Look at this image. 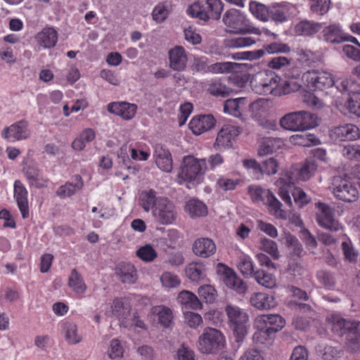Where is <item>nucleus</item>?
Returning <instances> with one entry per match:
<instances>
[{
  "instance_id": "nucleus-1",
  "label": "nucleus",
  "mask_w": 360,
  "mask_h": 360,
  "mask_svg": "<svg viewBox=\"0 0 360 360\" xmlns=\"http://www.w3.org/2000/svg\"><path fill=\"white\" fill-rule=\"evenodd\" d=\"M332 330L339 335H346L345 346L348 351L357 352L360 351V322L347 321L338 315L330 318Z\"/></svg>"
},
{
  "instance_id": "nucleus-2",
  "label": "nucleus",
  "mask_w": 360,
  "mask_h": 360,
  "mask_svg": "<svg viewBox=\"0 0 360 360\" xmlns=\"http://www.w3.org/2000/svg\"><path fill=\"white\" fill-rule=\"evenodd\" d=\"M207 169L205 158L198 159L193 155H186L182 160L177 181L180 184L184 182L199 184L202 181Z\"/></svg>"
},
{
  "instance_id": "nucleus-3",
  "label": "nucleus",
  "mask_w": 360,
  "mask_h": 360,
  "mask_svg": "<svg viewBox=\"0 0 360 360\" xmlns=\"http://www.w3.org/2000/svg\"><path fill=\"white\" fill-rule=\"evenodd\" d=\"M296 177L291 171H288L276 181V186L278 188V195L288 205H292L290 192H292L294 200L300 206H303L310 202V198L300 188H294Z\"/></svg>"
},
{
  "instance_id": "nucleus-4",
  "label": "nucleus",
  "mask_w": 360,
  "mask_h": 360,
  "mask_svg": "<svg viewBox=\"0 0 360 360\" xmlns=\"http://www.w3.org/2000/svg\"><path fill=\"white\" fill-rule=\"evenodd\" d=\"M281 78L274 72L263 70L256 73L250 81L254 92L260 95L281 96Z\"/></svg>"
},
{
  "instance_id": "nucleus-5",
  "label": "nucleus",
  "mask_w": 360,
  "mask_h": 360,
  "mask_svg": "<svg viewBox=\"0 0 360 360\" xmlns=\"http://www.w3.org/2000/svg\"><path fill=\"white\" fill-rule=\"evenodd\" d=\"M317 117L305 110L289 112L280 119V125L291 131H305L318 125Z\"/></svg>"
},
{
  "instance_id": "nucleus-6",
  "label": "nucleus",
  "mask_w": 360,
  "mask_h": 360,
  "mask_svg": "<svg viewBox=\"0 0 360 360\" xmlns=\"http://www.w3.org/2000/svg\"><path fill=\"white\" fill-rule=\"evenodd\" d=\"M226 339L218 329L207 327L198 337L197 348L204 354H216L224 348Z\"/></svg>"
},
{
  "instance_id": "nucleus-7",
  "label": "nucleus",
  "mask_w": 360,
  "mask_h": 360,
  "mask_svg": "<svg viewBox=\"0 0 360 360\" xmlns=\"http://www.w3.org/2000/svg\"><path fill=\"white\" fill-rule=\"evenodd\" d=\"M223 22L226 27V31L229 33L261 34L260 30L250 25L245 16L237 9L227 11L223 16Z\"/></svg>"
},
{
  "instance_id": "nucleus-8",
  "label": "nucleus",
  "mask_w": 360,
  "mask_h": 360,
  "mask_svg": "<svg viewBox=\"0 0 360 360\" xmlns=\"http://www.w3.org/2000/svg\"><path fill=\"white\" fill-rule=\"evenodd\" d=\"M330 189L336 198L346 202H353L359 198L357 187L347 176H334Z\"/></svg>"
},
{
  "instance_id": "nucleus-9",
  "label": "nucleus",
  "mask_w": 360,
  "mask_h": 360,
  "mask_svg": "<svg viewBox=\"0 0 360 360\" xmlns=\"http://www.w3.org/2000/svg\"><path fill=\"white\" fill-rule=\"evenodd\" d=\"M222 10L221 0H198L188 7L187 13L205 21L210 18L219 19Z\"/></svg>"
},
{
  "instance_id": "nucleus-10",
  "label": "nucleus",
  "mask_w": 360,
  "mask_h": 360,
  "mask_svg": "<svg viewBox=\"0 0 360 360\" xmlns=\"http://www.w3.org/2000/svg\"><path fill=\"white\" fill-rule=\"evenodd\" d=\"M302 80L309 89L314 91H324L335 84V77L333 73L323 70H308L303 74Z\"/></svg>"
},
{
  "instance_id": "nucleus-11",
  "label": "nucleus",
  "mask_w": 360,
  "mask_h": 360,
  "mask_svg": "<svg viewBox=\"0 0 360 360\" xmlns=\"http://www.w3.org/2000/svg\"><path fill=\"white\" fill-rule=\"evenodd\" d=\"M154 221L160 225L174 224L178 218V208L175 204L166 197H161L153 210Z\"/></svg>"
},
{
  "instance_id": "nucleus-12",
  "label": "nucleus",
  "mask_w": 360,
  "mask_h": 360,
  "mask_svg": "<svg viewBox=\"0 0 360 360\" xmlns=\"http://www.w3.org/2000/svg\"><path fill=\"white\" fill-rule=\"evenodd\" d=\"M248 191L253 202H263L274 211V215L281 218L285 217L283 210H281V203L270 190L257 185H250L248 186Z\"/></svg>"
},
{
  "instance_id": "nucleus-13",
  "label": "nucleus",
  "mask_w": 360,
  "mask_h": 360,
  "mask_svg": "<svg viewBox=\"0 0 360 360\" xmlns=\"http://www.w3.org/2000/svg\"><path fill=\"white\" fill-rule=\"evenodd\" d=\"M226 312L237 335V340H242L246 334L245 323L248 321V314L238 307L232 305L226 307Z\"/></svg>"
},
{
  "instance_id": "nucleus-14",
  "label": "nucleus",
  "mask_w": 360,
  "mask_h": 360,
  "mask_svg": "<svg viewBox=\"0 0 360 360\" xmlns=\"http://www.w3.org/2000/svg\"><path fill=\"white\" fill-rule=\"evenodd\" d=\"M217 272L223 276V282L226 286L239 294L246 292V283L237 276L233 269L222 263H219L217 266Z\"/></svg>"
},
{
  "instance_id": "nucleus-15",
  "label": "nucleus",
  "mask_w": 360,
  "mask_h": 360,
  "mask_svg": "<svg viewBox=\"0 0 360 360\" xmlns=\"http://www.w3.org/2000/svg\"><path fill=\"white\" fill-rule=\"evenodd\" d=\"M241 132L242 128L238 126L231 123L224 124L217 134L214 148L219 150L231 147Z\"/></svg>"
},
{
  "instance_id": "nucleus-16",
  "label": "nucleus",
  "mask_w": 360,
  "mask_h": 360,
  "mask_svg": "<svg viewBox=\"0 0 360 360\" xmlns=\"http://www.w3.org/2000/svg\"><path fill=\"white\" fill-rule=\"evenodd\" d=\"M316 207L318 209L316 221L320 226L332 231H337L341 229V225L334 218L331 207L322 202L316 203Z\"/></svg>"
},
{
  "instance_id": "nucleus-17",
  "label": "nucleus",
  "mask_w": 360,
  "mask_h": 360,
  "mask_svg": "<svg viewBox=\"0 0 360 360\" xmlns=\"http://www.w3.org/2000/svg\"><path fill=\"white\" fill-rule=\"evenodd\" d=\"M284 319L278 314H262L257 316L254 321L255 328L268 329L276 335L285 326Z\"/></svg>"
},
{
  "instance_id": "nucleus-18",
  "label": "nucleus",
  "mask_w": 360,
  "mask_h": 360,
  "mask_svg": "<svg viewBox=\"0 0 360 360\" xmlns=\"http://www.w3.org/2000/svg\"><path fill=\"white\" fill-rule=\"evenodd\" d=\"M269 18L276 22H283L296 15L295 6L287 3H276L269 6Z\"/></svg>"
},
{
  "instance_id": "nucleus-19",
  "label": "nucleus",
  "mask_w": 360,
  "mask_h": 360,
  "mask_svg": "<svg viewBox=\"0 0 360 360\" xmlns=\"http://www.w3.org/2000/svg\"><path fill=\"white\" fill-rule=\"evenodd\" d=\"M30 135L27 123L23 120L5 127L1 131L2 137L11 142L26 139Z\"/></svg>"
},
{
  "instance_id": "nucleus-20",
  "label": "nucleus",
  "mask_w": 360,
  "mask_h": 360,
  "mask_svg": "<svg viewBox=\"0 0 360 360\" xmlns=\"http://www.w3.org/2000/svg\"><path fill=\"white\" fill-rule=\"evenodd\" d=\"M330 135L335 141H354L360 137V130L354 124H347L335 127Z\"/></svg>"
},
{
  "instance_id": "nucleus-21",
  "label": "nucleus",
  "mask_w": 360,
  "mask_h": 360,
  "mask_svg": "<svg viewBox=\"0 0 360 360\" xmlns=\"http://www.w3.org/2000/svg\"><path fill=\"white\" fill-rule=\"evenodd\" d=\"M27 196L28 192L25 186L20 180H15L14 182L13 197L23 219H27L30 216Z\"/></svg>"
},
{
  "instance_id": "nucleus-22",
  "label": "nucleus",
  "mask_w": 360,
  "mask_h": 360,
  "mask_svg": "<svg viewBox=\"0 0 360 360\" xmlns=\"http://www.w3.org/2000/svg\"><path fill=\"white\" fill-rule=\"evenodd\" d=\"M217 248L214 242L209 238H199L192 245L193 254L198 257L206 259L214 255Z\"/></svg>"
},
{
  "instance_id": "nucleus-23",
  "label": "nucleus",
  "mask_w": 360,
  "mask_h": 360,
  "mask_svg": "<svg viewBox=\"0 0 360 360\" xmlns=\"http://www.w3.org/2000/svg\"><path fill=\"white\" fill-rule=\"evenodd\" d=\"M108 110L123 120H130L136 114L137 105L127 102H112L108 105Z\"/></svg>"
},
{
  "instance_id": "nucleus-24",
  "label": "nucleus",
  "mask_w": 360,
  "mask_h": 360,
  "mask_svg": "<svg viewBox=\"0 0 360 360\" xmlns=\"http://www.w3.org/2000/svg\"><path fill=\"white\" fill-rule=\"evenodd\" d=\"M168 54L170 68L177 72H181L186 69L188 58L184 47L176 46L169 50Z\"/></svg>"
},
{
  "instance_id": "nucleus-25",
  "label": "nucleus",
  "mask_w": 360,
  "mask_h": 360,
  "mask_svg": "<svg viewBox=\"0 0 360 360\" xmlns=\"http://www.w3.org/2000/svg\"><path fill=\"white\" fill-rule=\"evenodd\" d=\"M214 124L215 120L212 115H204L193 117L189 127L193 134L199 135L211 129Z\"/></svg>"
},
{
  "instance_id": "nucleus-26",
  "label": "nucleus",
  "mask_w": 360,
  "mask_h": 360,
  "mask_svg": "<svg viewBox=\"0 0 360 360\" xmlns=\"http://www.w3.org/2000/svg\"><path fill=\"white\" fill-rule=\"evenodd\" d=\"M156 165L165 172H171L173 168L172 155L161 145H156L154 151Z\"/></svg>"
},
{
  "instance_id": "nucleus-27",
  "label": "nucleus",
  "mask_w": 360,
  "mask_h": 360,
  "mask_svg": "<svg viewBox=\"0 0 360 360\" xmlns=\"http://www.w3.org/2000/svg\"><path fill=\"white\" fill-rule=\"evenodd\" d=\"M112 313L124 327H128L129 317L130 316L131 307L129 304L122 299H116L112 305Z\"/></svg>"
},
{
  "instance_id": "nucleus-28",
  "label": "nucleus",
  "mask_w": 360,
  "mask_h": 360,
  "mask_svg": "<svg viewBox=\"0 0 360 360\" xmlns=\"http://www.w3.org/2000/svg\"><path fill=\"white\" fill-rule=\"evenodd\" d=\"M250 304L261 310H268L274 308L276 305L275 298L264 292H254L250 297Z\"/></svg>"
},
{
  "instance_id": "nucleus-29",
  "label": "nucleus",
  "mask_w": 360,
  "mask_h": 360,
  "mask_svg": "<svg viewBox=\"0 0 360 360\" xmlns=\"http://www.w3.org/2000/svg\"><path fill=\"white\" fill-rule=\"evenodd\" d=\"M24 172L30 187L41 188L47 186L49 179L43 176L38 167L27 166Z\"/></svg>"
},
{
  "instance_id": "nucleus-30",
  "label": "nucleus",
  "mask_w": 360,
  "mask_h": 360,
  "mask_svg": "<svg viewBox=\"0 0 360 360\" xmlns=\"http://www.w3.org/2000/svg\"><path fill=\"white\" fill-rule=\"evenodd\" d=\"M115 274L124 283L133 284L137 280V271L131 264L123 263L117 265Z\"/></svg>"
},
{
  "instance_id": "nucleus-31",
  "label": "nucleus",
  "mask_w": 360,
  "mask_h": 360,
  "mask_svg": "<svg viewBox=\"0 0 360 360\" xmlns=\"http://www.w3.org/2000/svg\"><path fill=\"white\" fill-rule=\"evenodd\" d=\"M337 90L348 95L349 97L360 94V83L353 78H344L335 80Z\"/></svg>"
},
{
  "instance_id": "nucleus-32",
  "label": "nucleus",
  "mask_w": 360,
  "mask_h": 360,
  "mask_svg": "<svg viewBox=\"0 0 360 360\" xmlns=\"http://www.w3.org/2000/svg\"><path fill=\"white\" fill-rule=\"evenodd\" d=\"M36 39L44 49L53 48L57 43L58 33L52 27H46L37 34Z\"/></svg>"
},
{
  "instance_id": "nucleus-33",
  "label": "nucleus",
  "mask_w": 360,
  "mask_h": 360,
  "mask_svg": "<svg viewBox=\"0 0 360 360\" xmlns=\"http://www.w3.org/2000/svg\"><path fill=\"white\" fill-rule=\"evenodd\" d=\"M178 303L184 309H200L202 304L198 297L188 290H183L177 297Z\"/></svg>"
},
{
  "instance_id": "nucleus-34",
  "label": "nucleus",
  "mask_w": 360,
  "mask_h": 360,
  "mask_svg": "<svg viewBox=\"0 0 360 360\" xmlns=\"http://www.w3.org/2000/svg\"><path fill=\"white\" fill-rule=\"evenodd\" d=\"M323 39L329 43L339 44L344 41V34L339 24H331L322 31Z\"/></svg>"
},
{
  "instance_id": "nucleus-35",
  "label": "nucleus",
  "mask_w": 360,
  "mask_h": 360,
  "mask_svg": "<svg viewBox=\"0 0 360 360\" xmlns=\"http://www.w3.org/2000/svg\"><path fill=\"white\" fill-rule=\"evenodd\" d=\"M161 197H158L153 189L143 191L139 195V204L146 212H148L155 209Z\"/></svg>"
},
{
  "instance_id": "nucleus-36",
  "label": "nucleus",
  "mask_w": 360,
  "mask_h": 360,
  "mask_svg": "<svg viewBox=\"0 0 360 360\" xmlns=\"http://www.w3.org/2000/svg\"><path fill=\"white\" fill-rule=\"evenodd\" d=\"M246 104L247 101L245 98L228 99L224 102V111L234 117H240Z\"/></svg>"
},
{
  "instance_id": "nucleus-37",
  "label": "nucleus",
  "mask_w": 360,
  "mask_h": 360,
  "mask_svg": "<svg viewBox=\"0 0 360 360\" xmlns=\"http://www.w3.org/2000/svg\"><path fill=\"white\" fill-rule=\"evenodd\" d=\"M186 274L192 281L203 280L207 276L205 265L200 262H191L186 267Z\"/></svg>"
},
{
  "instance_id": "nucleus-38",
  "label": "nucleus",
  "mask_w": 360,
  "mask_h": 360,
  "mask_svg": "<svg viewBox=\"0 0 360 360\" xmlns=\"http://www.w3.org/2000/svg\"><path fill=\"white\" fill-rule=\"evenodd\" d=\"M75 181V183L67 182L60 186L56 191V195L60 198H65L75 194L83 187V181L80 176L77 175Z\"/></svg>"
},
{
  "instance_id": "nucleus-39",
  "label": "nucleus",
  "mask_w": 360,
  "mask_h": 360,
  "mask_svg": "<svg viewBox=\"0 0 360 360\" xmlns=\"http://www.w3.org/2000/svg\"><path fill=\"white\" fill-rule=\"evenodd\" d=\"M95 137L96 133L93 129H84L72 141V147L74 150L77 151L83 150L85 148L86 143L93 141Z\"/></svg>"
},
{
  "instance_id": "nucleus-40",
  "label": "nucleus",
  "mask_w": 360,
  "mask_h": 360,
  "mask_svg": "<svg viewBox=\"0 0 360 360\" xmlns=\"http://www.w3.org/2000/svg\"><path fill=\"white\" fill-rule=\"evenodd\" d=\"M185 210L192 218L204 217L207 213L206 205L197 199L189 200L186 202Z\"/></svg>"
},
{
  "instance_id": "nucleus-41",
  "label": "nucleus",
  "mask_w": 360,
  "mask_h": 360,
  "mask_svg": "<svg viewBox=\"0 0 360 360\" xmlns=\"http://www.w3.org/2000/svg\"><path fill=\"white\" fill-rule=\"evenodd\" d=\"M172 10V2L165 1L158 4L152 12L153 19L158 23L162 22L168 17Z\"/></svg>"
},
{
  "instance_id": "nucleus-42",
  "label": "nucleus",
  "mask_w": 360,
  "mask_h": 360,
  "mask_svg": "<svg viewBox=\"0 0 360 360\" xmlns=\"http://www.w3.org/2000/svg\"><path fill=\"white\" fill-rule=\"evenodd\" d=\"M68 285L72 290L78 295L84 293L86 290V285L82 276L75 269H72L68 278Z\"/></svg>"
},
{
  "instance_id": "nucleus-43",
  "label": "nucleus",
  "mask_w": 360,
  "mask_h": 360,
  "mask_svg": "<svg viewBox=\"0 0 360 360\" xmlns=\"http://www.w3.org/2000/svg\"><path fill=\"white\" fill-rule=\"evenodd\" d=\"M322 28L321 23L311 21H302L295 26V33L298 35L310 36Z\"/></svg>"
},
{
  "instance_id": "nucleus-44",
  "label": "nucleus",
  "mask_w": 360,
  "mask_h": 360,
  "mask_svg": "<svg viewBox=\"0 0 360 360\" xmlns=\"http://www.w3.org/2000/svg\"><path fill=\"white\" fill-rule=\"evenodd\" d=\"M253 277L259 285L266 288L271 289L276 286V276L263 269L256 271Z\"/></svg>"
},
{
  "instance_id": "nucleus-45",
  "label": "nucleus",
  "mask_w": 360,
  "mask_h": 360,
  "mask_svg": "<svg viewBox=\"0 0 360 360\" xmlns=\"http://www.w3.org/2000/svg\"><path fill=\"white\" fill-rule=\"evenodd\" d=\"M239 179H231L226 175H220L216 181V189L219 191H231L236 189L240 184Z\"/></svg>"
},
{
  "instance_id": "nucleus-46",
  "label": "nucleus",
  "mask_w": 360,
  "mask_h": 360,
  "mask_svg": "<svg viewBox=\"0 0 360 360\" xmlns=\"http://www.w3.org/2000/svg\"><path fill=\"white\" fill-rule=\"evenodd\" d=\"M255 39L250 37L228 38L224 40V46L230 49H240L255 44Z\"/></svg>"
},
{
  "instance_id": "nucleus-47",
  "label": "nucleus",
  "mask_w": 360,
  "mask_h": 360,
  "mask_svg": "<svg viewBox=\"0 0 360 360\" xmlns=\"http://www.w3.org/2000/svg\"><path fill=\"white\" fill-rule=\"evenodd\" d=\"M63 330L65 340L69 344L75 345L82 341V335L78 333L75 323L71 322L64 323Z\"/></svg>"
},
{
  "instance_id": "nucleus-48",
  "label": "nucleus",
  "mask_w": 360,
  "mask_h": 360,
  "mask_svg": "<svg viewBox=\"0 0 360 360\" xmlns=\"http://www.w3.org/2000/svg\"><path fill=\"white\" fill-rule=\"evenodd\" d=\"M153 313L158 316L159 322L165 327H169L173 319L172 311L165 306H157L153 308Z\"/></svg>"
},
{
  "instance_id": "nucleus-49",
  "label": "nucleus",
  "mask_w": 360,
  "mask_h": 360,
  "mask_svg": "<svg viewBox=\"0 0 360 360\" xmlns=\"http://www.w3.org/2000/svg\"><path fill=\"white\" fill-rule=\"evenodd\" d=\"M238 267L243 276H254L255 264L249 255L243 254L239 257Z\"/></svg>"
},
{
  "instance_id": "nucleus-50",
  "label": "nucleus",
  "mask_w": 360,
  "mask_h": 360,
  "mask_svg": "<svg viewBox=\"0 0 360 360\" xmlns=\"http://www.w3.org/2000/svg\"><path fill=\"white\" fill-rule=\"evenodd\" d=\"M257 331L252 336L253 342L258 345H270L275 338V335L271 331L264 328H255Z\"/></svg>"
},
{
  "instance_id": "nucleus-51",
  "label": "nucleus",
  "mask_w": 360,
  "mask_h": 360,
  "mask_svg": "<svg viewBox=\"0 0 360 360\" xmlns=\"http://www.w3.org/2000/svg\"><path fill=\"white\" fill-rule=\"evenodd\" d=\"M207 91L215 96H226L229 94L231 89L223 84L219 79H212L208 82Z\"/></svg>"
},
{
  "instance_id": "nucleus-52",
  "label": "nucleus",
  "mask_w": 360,
  "mask_h": 360,
  "mask_svg": "<svg viewBox=\"0 0 360 360\" xmlns=\"http://www.w3.org/2000/svg\"><path fill=\"white\" fill-rule=\"evenodd\" d=\"M341 248L345 259L350 263H356L358 260L359 252L350 240L343 241Z\"/></svg>"
},
{
  "instance_id": "nucleus-53",
  "label": "nucleus",
  "mask_w": 360,
  "mask_h": 360,
  "mask_svg": "<svg viewBox=\"0 0 360 360\" xmlns=\"http://www.w3.org/2000/svg\"><path fill=\"white\" fill-rule=\"evenodd\" d=\"M330 3V0H309L310 11L319 15H323L328 13Z\"/></svg>"
},
{
  "instance_id": "nucleus-54",
  "label": "nucleus",
  "mask_w": 360,
  "mask_h": 360,
  "mask_svg": "<svg viewBox=\"0 0 360 360\" xmlns=\"http://www.w3.org/2000/svg\"><path fill=\"white\" fill-rule=\"evenodd\" d=\"M136 255L143 262H151L158 257V253L151 245L146 244L137 250Z\"/></svg>"
},
{
  "instance_id": "nucleus-55",
  "label": "nucleus",
  "mask_w": 360,
  "mask_h": 360,
  "mask_svg": "<svg viewBox=\"0 0 360 360\" xmlns=\"http://www.w3.org/2000/svg\"><path fill=\"white\" fill-rule=\"evenodd\" d=\"M250 11L257 19L262 21H267L269 18V7L257 2L250 4Z\"/></svg>"
},
{
  "instance_id": "nucleus-56",
  "label": "nucleus",
  "mask_w": 360,
  "mask_h": 360,
  "mask_svg": "<svg viewBox=\"0 0 360 360\" xmlns=\"http://www.w3.org/2000/svg\"><path fill=\"white\" fill-rule=\"evenodd\" d=\"M317 165L314 159L307 160L299 169V179L302 181L308 180L314 174Z\"/></svg>"
},
{
  "instance_id": "nucleus-57",
  "label": "nucleus",
  "mask_w": 360,
  "mask_h": 360,
  "mask_svg": "<svg viewBox=\"0 0 360 360\" xmlns=\"http://www.w3.org/2000/svg\"><path fill=\"white\" fill-rule=\"evenodd\" d=\"M259 249L270 255L273 259L279 258V252L276 243L268 238H262L259 241Z\"/></svg>"
},
{
  "instance_id": "nucleus-58",
  "label": "nucleus",
  "mask_w": 360,
  "mask_h": 360,
  "mask_svg": "<svg viewBox=\"0 0 360 360\" xmlns=\"http://www.w3.org/2000/svg\"><path fill=\"white\" fill-rule=\"evenodd\" d=\"M198 293L199 297L207 303L213 302L217 297L216 290L210 285H205L200 287Z\"/></svg>"
},
{
  "instance_id": "nucleus-59",
  "label": "nucleus",
  "mask_w": 360,
  "mask_h": 360,
  "mask_svg": "<svg viewBox=\"0 0 360 360\" xmlns=\"http://www.w3.org/2000/svg\"><path fill=\"white\" fill-rule=\"evenodd\" d=\"M181 233L174 229H170L167 232V236L164 238L165 243L169 248L174 249L179 245V240L181 238Z\"/></svg>"
},
{
  "instance_id": "nucleus-60",
  "label": "nucleus",
  "mask_w": 360,
  "mask_h": 360,
  "mask_svg": "<svg viewBox=\"0 0 360 360\" xmlns=\"http://www.w3.org/2000/svg\"><path fill=\"white\" fill-rule=\"evenodd\" d=\"M162 285L167 288H176L180 285L181 280L175 274L171 272H165L160 277Z\"/></svg>"
},
{
  "instance_id": "nucleus-61",
  "label": "nucleus",
  "mask_w": 360,
  "mask_h": 360,
  "mask_svg": "<svg viewBox=\"0 0 360 360\" xmlns=\"http://www.w3.org/2000/svg\"><path fill=\"white\" fill-rule=\"evenodd\" d=\"M124 349L117 339H113L110 341V347L108 351V356L111 359H119L123 356Z\"/></svg>"
},
{
  "instance_id": "nucleus-62",
  "label": "nucleus",
  "mask_w": 360,
  "mask_h": 360,
  "mask_svg": "<svg viewBox=\"0 0 360 360\" xmlns=\"http://www.w3.org/2000/svg\"><path fill=\"white\" fill-rule=\"evenodd\" d=\"M233 68V63L231 62L216 63L209 65L208 73L223 74L229 72Z\"/></svg>"
},
{
  "instance_id": "nucleus-63",
  "label": "nucleus",
  "mask_w": 360,
  "mask_h": 360,
  "mask_svg": "<svg viewBox=\"0 0 360 360\" xmlns=\"http://www.w3.org/2000/svg\"><path fill=\"white\" fill-rule=\"evenodd\" d=\"M347 108L351 114L360 117V93L347 98Z\"/></svg>"
},
{
  "instance_id": "nucleus-64",
  "label": "nucleus",
  "mask_w": 360,
  "mask_h": 360,
  "mask_svg": "<svg viewBox=\"0 0 360 360\" xmlns=\"http://www.w3.org/2000/svg\"><path fill=\"white\" fill-rule=\"evenodd\" d=\"M176 360H195V353L189 347L182 345L176 351Z\"/></svg>"
}]
</instances>
